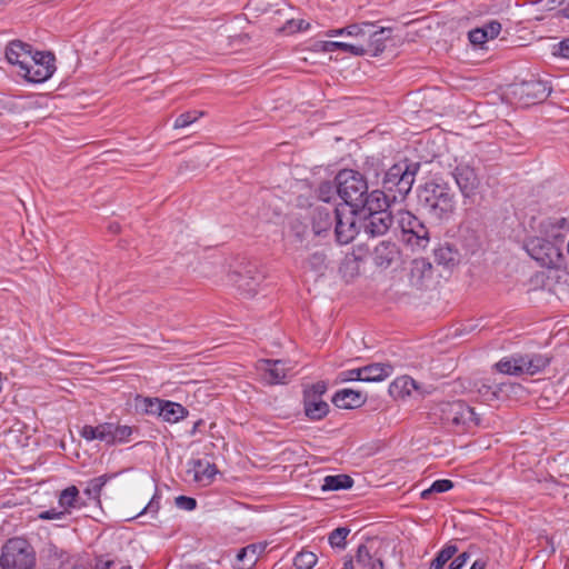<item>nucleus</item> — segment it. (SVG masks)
Segmentation results:
<instances>
[{"label": "nucleus", "instance_id": "7", "mask_svg": "<svg viewBox=\"0 0 569 569\" xmlns=\"http://www.w3.org/2000/svg\"><path fill=\"white\" fill-rule=\"evenodd\" d=\"M549 365V358L542 355L513 356L501 359L496 368L499 372L512 376H533Z\"/></svg>", "mask_w": 569, "mask_h": 569}, {"label": "nucleus", "instance_id": "16", "mask_svg": "<svg viewBox=\"0 0 569 569\" xmlns=\"http://www.w3.org/2000/svg\"><path fill=\"white\" fill-rule=\"evenodd\" d=\"M400 250L395 242L381 241L379 242L371 252V258L375 266L387 269L395 261L399 259Z\"/></svg>", "mask_w": 569, "mask_h": 569}, {"label": "nucleus", "instance_id": "39", "mask_svg": "<svg viewBox=\"0 0 569 569\" xmlns=\"http://www.w3.org/2000/svg\"><path fill=\"white\" fill-rule=\"evenodd\" d=\"M310 23L305 21L303 19H290L288 20L281 28L278 29L279 33L282 34H293L298 31H303L309 29Z\"/></svg>", "mask_w": 569, "mask_h": 569}, {"label": "nucleus", "instance_id": "45", "mask_svg": "<svg viewBox=\"0 0 569 569\" xmlns=\"http://www.w3.org/2000/svg\"><path fill=\"white\" fill-rule=\"evenodd\" d=\"M176 506L180 509L191 511L197 507V501L191 497L179 496L176 498Z\"/></svg>", "mask_w": 569, "mask_h": 569}, {"label": "nucleus", "instance_id": "43", "mask_svg": "<svg viewBox=\"0 0 569 569\" xmlns=\"http://www.w3.org/2000/svg\"><path fill=\"white\" fill-rule=\"evenodd\" d=\"M372 29L375 28V24L371 22H362V23H353L347 26V37L351 38H358V34L362 32V29Z\"/></svg>", "mask_w": 569, "mask_h": 569}, {"label": "nucleus", "instance_id": "60", "mask_svg": "<svg viewBox=\"0 0 569 569\" xmlns=\"http://www.w3.org/2000/svg\"><path fill=\"white\" fill-rule=\"evenodd\" d=\"M420 263H421V266H422L423 268L431 269V264H430V263H428V262H426V261H423V260H422V261H420ZM416 264L418 266V264H419V262H418V261H416Z\"/></svg>", "mask_w": 569, "mask_h": 569}, {"label": "nucleus", "instance_id": "41", "mask_svg": "<svg viewBox=\"0 0 569 569\" xmlns=\"http://www.w3.org/2000/svg\"><path fill=\"white\" fill-rule=\"evenodd\" d=\"M203 116L202 111H188L184 113H181L177 117L173 128L174 129H181L190 126L194 121H197L200 117Z\"/></svg>", "mask_w": 569, "mask_h": 569}, {"label": "nucleus", "instance_id": "47", "mask_svg": "<svg viewBox=\"0 0 569 569\" xmlns=\"http://www.w3.org/2000/svg\"><path fill=\"white\" fill-rule=\"evenodd\" d=\"M482 30L487 33V39H493L500 33L501 24L498 21H490L482 27Z\"/></svg>", "mask_w": 569, "mask_h": 569}, {"label": "nucleus", "instance_id": "51", "mask_svg": "<svg viewBox=\"0 0 569 569\" xmlns=\"http://www.w3.org/2000/svg\"><path fill=\"white\" fill-rule=\"evenodd\" d=\"M291 229L298 241L302 242L307 238V226L303 224L302 222H293Z\"/></svg>", "mask_w": 569, "mask_h": 569}, {"label": "nucleus", "instance_id": "46", "mask_svg": "<svg viewBox=\"0 0 569 569\" xmlns=\"http://www.w3.org/2000/svg\"><path fill=\"white\" fill-rule=\"evenodd\" d=\"M486 32L482 28H476L468 33L469 41L472 44H483L488 39L486 38Z\"/></svg>", "mask_w": 569, "mask_h": 569}, {"label": "nucleus", "instance_id": "59", "mask_svg": "<svg viewBox=\"0 0 569 569\" xmlns=\"http://www.w3.org/2000/svg\"><path fill=\"white\" fill-rule=\"evenodd\" d=\"M343 569H355V565L351 558L345 560Z\"/></svg>", "mask_w": 569, "mask_h": 569}, {"label": "nucleus", "instance_id": "15", "mask_svg": "<svg viewBox=\"0 0 569 569\" xmlns=\"http://www.w3.org/2000/svg\"><path fill=\"white\" fill-rule=\"evenodd\" d=\"M453 178L465 197L472 196L479 186V179L475 169L466 163H460L456 167Z\"/></svg>", "mask_w": 569, "mask_h": 569}, {"label": "nucleus", "instance_id": "38", "mask_svg": "<svg viewBox=\"0 0 569 569\" xmlns=\"http://www.w3.org/2000/svg\"><path fill=\"white\" fill-rule=\"evenodd\" d=\"M350 529L347 527H339L330 532L328 541L332 548L345 549L346 538L348 537Z\"/></svg>", "mask_w": 569, "mask_h": 569}, {"label": "nucleus", "instance_id": "42", "mask_svg": "<svg viewBox=\"0 0 569 569\" xmlns=\"http://www.w3.org/2000/svg\"><path fill=\"white\" fill-rule=\"evenodd\" d=\"M453 487V482L448 479L435 481L429 489L421 492L423 499H428L432 492H446Z\"/></svg>", "mask_w": 569, "mask_h": 569}, {"label": "nucleus", "instance_id": "56", "mask_svg": "<svg viewBox=\"0 0 569 569\" xmlns=\"http://www.w3.org/2000/svg\"><path fill=\"white\" fill-rule=\"evenodd\" d=\"M370 31H371V29H369V28L362 29V32L360 34H358V38H353V39L356 40V42H365L369 38Z\"/></svg>", "mask_w": 569, "mask_h": 569}, {"label": "nucleus", "instance_id": "64", "mask_svg": "<svg viewBox=\"0 0 569 569\" xmlns=\"http://www.w3.org/2000/svg\"><path fill=\"white\" fill-rule=\"evenodd\" d=\"M200 423H201V421H198V422H196V423H194L193 431H194L197 428H199V425H200Z\"/></svg>", "mask_w": 569, "mask_h": 569}, {"label": "nucleus", "instance_id": "32", "mask_svg": "<svg viewBox=\"0 0 569 569\" xmlns=\"http://www.w3.org/2000/svg\"><path fill=\"white\" fill-rule=\"evenodd\" d=\"M113 477L114 475H102L100 477L91 479L88 482L87 488L84 489V495H87L88 498L91 500L99 501L102 488Z\"/></svg>", "mask_w": 569, "mask_h": 569}, {"label": "nucleus", "instance_id": "29", "mask_svg": "<svg viewBox=\"0 0 569 569\" xmlns=\"http://www.w3.org/2000/svg\"><path fill=\"white\" fill-rule=\"evenodd\" d=\"M353 485V480L348 475L327 476L323 478L321 485L322 491H336L341 489H349Z\"/></svg>", "mask_w": 569, "mask_h": 569}, {"label": "nucleus", "instance_id": "26", "mask_svg": "<svg viewBox=\"0 0 569 569\" xmlns=\"http://www.w3.org/2000/svg\"><path fill=\"white\" fill-rule=\"evenodd\" d=\"M389 198L391 197L386 191L373 190L370 193L367 191L362 203H359V209L368 211V214L370 212H378V210H387L386 207L388 206Z\"/></svg>", "mask_w": 569, "mask_h": 569}, {"label": "nucleus", "instance_id": "44", "mask_svg": "<svg viewBox=\"0 0 569 569\" xmlns=\"http://www.w3.org/2000/svg\"><path fill=\"white\" fill-rule=\"evenodd\" d=\"M339 381H361V370L360 368L341 371L338 376Z\"/></svg>", "mask_w": 569, "mask_h": 569}, {"label": "nucleus", "instance_id": "1", "mask_svg": "<svg viewBox=\"0 0 569 569\" xmlns=\"http://www.w3.org/2000/svg\"><path fill=\"white\" fill-rule=\"evenodd\" d=\"M421 208L437 220L448 219L455 211V196L446 183L430 181L419 190Z\"/></svg>", "mask_w": 569, "mask_h": 569}, {"label": "nucleus", "instance_id": "9", "mask_svg": "<svg viewBox=\"0 0 569 569\" xmlns=\"http://www.w3.org/2000/svg\"><path fill=\"white\" fill-rule=\"evenodd\" d=\"M54 57L50 52L37 51L31 56V62L23 69L20 76L27 81L40 83L48 80L54 72Z\"/></svg>", "mask_w": 569, "mask_h": 569}, {"label": "nucleus", "instance_id": "23", "mask_svg": "<svg viewBox=\"0 0 569 569\" xmlns=\"http://www.w3.org/2000/svg\"><path fill=\"white\" fill-rule=\"evenodd\" d=\"M328 266V256L322 250L310 253L302 262L303 271L312 273L316 278L325 276Z\"/></svg>", "mask_w": 569, "mask_h": 569}, {"label": "nucleus", "instance_id": "17", "mask_svg": "<svg viewBox=\"0 0 569 569\" xmlns=\"http://www.w3.org/2000/svg\"><path fill=\"white\" fill-rule=\"evenodd\" d=\"M528 251L532 258L540 261L542 264H556L557 259L561 256L553 244L541 239L532 240Z\"/></svg>", "mask_w": 569, "mask_h": 569}, {"label": "nucleus", "instance_id": "6", "mask_svg": "<svg viewBox=\"0 0 569 569\" xmlns=\"http://www.w3.org/2000/svg\"><path fill=\"white\" fill-rule=\"evenodd\" d=\"M396 222L407 246L413 250H423L428 247L430 232L419 218L407 210H400L396 214Z\"/></svg>", "mask_w": 569, "mask_h": 569}, {"label": "nucleus", "instance_id": "48", "mask_svg": "<svg viewBox=\"0 0 569 569\" xmlns=\"http://www.w3.org/2000/svg\"><path fill=\"white\" fill-rule=\"evenodd\" d=\"M335 191H337L336 186H332L331 183H322L319 187V198L325 202H329Z\"/></svg>", "mask_w": 569, "mask_h": 569}, {"label": "nucleus", "instance_id": "37", "mask_svg": "<svg viewBox=\"0 0 569 569\" xmlns=\"http://www.w3.org/2000/svg\"><path fill=\"white\" fill-rule=\"evenodd\" d=\"M79 490L76 486H70L61 491L59 496V505L67 511L69 508L76 506Z\"/></svg>", "mask_w": 569, "mask_h": 569}, {"label": "nucleus", "instance_id": "63", "mask_svg": "<svg viewBox=\"0 0 569 569\" xmlns=\"http://www.w3.org/2000/svg\"><path fill=\"white\" fill-rule=\"evenodd\" d=\"M2 391V373L0 372V392Z\"/></svg>", "mask_w": 569, "mask_h": 569}, {"label": "nucleus", "instance_id": "49", "mask_svg": "<svg viewBox=\"0 0 569 569\" xmlns=\"http://www.w3.org/2000/svg\"><path fill=\"white\" fill-rule=\"evenodd\" d=\"M160 509V496L158 493H154L149 503L143 508V510L140 512V515L143 513H152L156 515Z\"/></svg>", "mask_w": 569, "mask_h": 569}, {"label": "nucleus", "instance_id": "8", "mask_svg": "<svg viewBox=\"0 0 569 569\" xmlns=\"http://www.w3.org/2000/svg\"><path fill=\"white\" fill-rule=\"evenodd\" d=\"M327 391L325 381H318L303 390V411L310 420H321L329 412V405L322 400Z\"/></svg>", "mask_w": 569, "mask_h": 569}, {"label": "nucleus", "instance_id": "57", "mask_svg": "<svg viewBox=\"0 0 569 569\" xmlns=\"http://www.w3.org/2000/svg\"><path fill=\"white\" fill-rule=\"evenodd\" d=\"M560 14L565 18H569V0L563 2L562 8L559 10Z\"/></svg>", "mask_w": 569, "mask_h": 569}, {"label": "nucleus", "instance_id": "28", "mask_svg": "<svg viewBox=\"0 0 569 569\" xmlns=\"http://www.w3.org/2000/svg\"><path fill=\"white\" fill-rule=\"evenodd\" d=\"M356 561L363 569H383L382 560L372 556L371 548L368 545H360L358 547Z\"/></svg>", "mask_w": 569, "mask_h": 569}, {"label": "nucleus", "instance_id": "20", "mask_svg": "<svg viewBox=\"0 0 569 569\" xmlns=\"http://www.w3.org/2000/svg\"><path fill=\"white\" fill-rule=\"evenodd\" d=\"M338 208L330 209L329 207L320 206L312 210V232L315 236H322L329 231L332 223L336 221V211Z\"/></svg>", "mask_w": 569, "mask_h": 569}, {"label": "nucleus", "instance_id": "55", "mask_svg": "<svg viewBox=\"0 0 569 569\" xmlns=\"http://www.w3.org/2000/svg\"><path fill=\"white\" fill-rule=\"evenodd\" d=\"M339 36H346L347 37V27L340 28V29H330L326 32V37H339Z\"/></svg>", "mask_w": 569, "mask_h": 569}, {"label": "nucleus", "instance_id": "53", "mask_svg": "<svg viewBox=\"0 0 569 569\" xmlns=\"http://www.w3.org/2000/svg\"><path fill=\"white\" fill-rule=\"evenodd\" d=\"M468 559L469 553H460L449 563V569H462V567L467 563Z\"/></svg>", "mask_w": 569, "mask_h": 569}, {"label": "nucleus", "instance_id": "14", "mask_svg": "<svg viewBox=\"0 0 569 569\" xmlns=\"http://www.w3.org/2000/svg\"><path fill=\"white\" fill-rule=\"evenodd\" d=\"M32 50L30 44L20 40H13L6 47V58L9 63L18 66L21 74L28 63L31 62Z\"/></svg>", "mask_w": 569, "mask_h": 569}, {"label": "nucleus", "instance_id": "62", "mask_svg": "<svg viewBox=\"0 0 569 569\" xmlns=\"http://www.w3.org/2000/svg\"><path fill=\"white\" fill-rule=\"evenodd\" d=\"M557 223H558V224H561V226H562V224H566V219H565V218L558 219V220H557Z\"/></svg>", "mask_w": 569, "mask_h": 569}, {"label": "nucleus", "instance_id": "21", "mask_svg": "<svg viewBox=\"0 0 569 569\" xmlns=\"http://www.w3.org/2000/svg\"><path fill=\"white\" fill-rule=\"evenodd\" d=\"M104 442L109 446L124 443L130 440L134 429L130 426L116 425L112 422L103 423Z\"/></svg>", "mask_w": 569, "mask_h": 569}, {"label": "nucleus", "instance_id": "13", "mask_svg": "<svg viewBox=\"0 0 569 569\" xmlns=\"http://www.w3.org/2000/svg\"><path fill=\"white\" fill-rule=\"evenodd\" d=\"M391 37V29L389 28H380L376 30L371 29L369 33V38L365 42H356L359 50H362L360 56L371 54L377 57L380 54L385 48L386 42Z\"/></svg>", "mask_w": 569, "mask_h": 569}, {"label": "nucleus", "instance_id": "33", "mask_svg": "<svg viewBox=\"0 0 569 569\" xmlns=\"http://www.w3.org/2000/svg\"><path fill=\"white\" fill-rule=\"evenodd\" d=\"M435 260L438 264L449 268L458 262V252L450 246H441L435 250Z\"/></svg>", "mask_w": 569, "mask_h": 569}, {"label": "nucleus", "instance_id": "54", "mask_svg": "<svg viewBox=\"0 0 569 569\" xmlns=\"http://www.w3.org/2000/svg\"><path fill=\"white\" fill-rule=\"evenodd\" d=\"M72 569H116L114 561L111 560H98L93 567H74Z\"/></svg>", "mask_w": 569, "mask_h": 569}, {"label": "nucleus", "instance_id": "25", "mask_svg": "<svg viewBox=\"0 0 569 569\" xmlns=\"http://www.w3.org/2000/svg\"><path fill=\"white\" fill-rule=\"evenodd\" d=\"M263 545H248L239 550L237 555L236 569H251L257 563L259 556L264 551Z\"/></svg>", "mask_w": 569, "mask_h": 569}, {"label": "nucleus", "instance_id": "34", "mask_svg": "<svg viewBox=\"0 0 569 569\" xmlns=\"http://www.w3.org/2000/svg\"><path fill=\"white\" fill-rule=\"evenodd\" d=\"M163 401L154 398H146L141 396H137L134 399V406L137 410H140L146 413L151 415H159L160 416V409H162Z\"/></svg>", "mask_w": 569, "mask_h": 569}, {"label": "nucleus", "instance_id": "18", "mask_svg": "<svg viewBox=\"0 0 569 569\" xmlns=\"http://www.w3.org/2000/svg\"><path fill=\"white\" fill-rule=\"evenodd\" d=\"M188 473L192 475L193 480L202 486H208L213 481L218 469L214 463L202 459H192L189 462Z\"/></svg>", "mask_w": 569, "mask_h": 569}, {"label": "nucleus", "instance_id": "12", "mask_svg": "<svg viewBox=\"0 0 569 569\" xmlns=\"http://www.w3.org/2000/svg\"><path fill=\"white\" fill-rule=\"evenodd\" d=\"M393 216L388 210L370 212L363 219V230L370 237L383 236L393 223Z\"/></svg>", "mask_w": 569, "mask_h": 569}, {"label": "nucleus", "instance_id": "52", "mask_svg": "<svg viewBox=\"0 0 569 569\" xmlns=\"http://www.w3.org/2000/svg\"><path fill=\"white\" fill-rule=\"evenodd\" d=\"M553 54H558L562 58L569 59V38L559 42L553 47Z\"/></svg>", "mask_w": 569, "mask_h": 569}, {"label": "nucleus", "instance_id": "31", "mask_svg": "<svg viewBox=\"0 0 569 569\" xmlns=\"http://www.w3.org/2000/svg\"><path fill=\"white\" fill-rule=\"evenodd\" d=\"M323 52H333L341 50L343 52L351 53L353 56H360L362 50L358 49L356 42H342V41H321L317 44Z\"/></svg>", "mask_w": 569, "mask_h": 569}, {"label": "nucleus", "instance_id": "30", "mask_svg": "<svg viewBox=\"0 0 569 569\" xmlns=\"http://www.w3.org/2000/svg\"><path fill=\"white\" fill-rule=\"evenodd\" d=\"M187 415V410L180 403L163 401L160 417L168 422H177Z\"/></svg>", "mask_w": 569, "mask_h": 569}, {"label": "nucleus", "instance_id": "35", "mask_svg": "<svg viewBox=\"0 0 569 569\" xmlns=\"http://www.w3.org/2000/svg\"><path fill=\"white\" fill-rule=\"evenodd\" d=\"M458 548L456 545H447L443 547L436 556V558L430 562L429 569H442L443 566L457 553Z\"/></svg>", "mask_w": 569, "mask_h": 569}, {"label": "nucleus", "instance_id": "2", "mask_svg": "<svg viewBox=\"0 0 569 569\" xmlns=\"http://www.w3.org/2000/svg\"><path fill=\"white\" fill-rule=\"evenodd\" d=\"M435 415L439 416V419L447 428L452 429L457 433L482 425L480 413H477L475 408L461 400L439 403Z\"/></svg>", "mask_w": 569, "mask_h": 569}, {"label": "nucleus", "instance_id": "50", "mask_svg": "<svg viewBox=\"0 0 569 569\" xmlns=\"http://www.w3.org/2000/svg\"><path fill=\"white\" fill-rule=\"evenodd\" d=\"M67 511H57L54 509L46 510L39 513L38 518L42 520H59L66 517Z\"/></svg>", "mask_w": 569, "mask_h": 569}, {"label": "nucleus", "instance_id": "24", "mask_svg": "<svg viewBox=\"0 0 569 569\" xmlns=\"http://www.w3.org/2000/svg\"><path fill=\"white\" fill-rule=\"evenodd\" d=\"M361 381L365 382H379L386 380L393 372V367L390 363H370L361 367Z\"/></svg>", "mask_w": 569, "mask_h": 569}, {"label": "nucleus", "instance_id": "3", "mask_svg": "<svg viewBox=\"0 0 569 569\" xmlns=\"http://www.w3.org/2000/svg\"><path fill=\"white\" fill-rule=\"evenodd\" d=\"M419 170V162L408 161L396 163L389 168L383 177L382 188L390 194L392 201L405 199L412 189Z\"/></svg>", "mask_w": 569, "mask_h": 569}, {"label": "nucleus", "instance_id": "19", "mask_svg": "<svg viewBox=\"0 0 569 569\" xmlns=\"http://www.w3.org/2000/svg\"><path fill=\"white\" fill-rule=\"evenodd\" d=\"M389 392L396 399H405L406 397H411L415 393L419 396H423L426 393L418 382L409 376H401L395 379L389 386Z\"/></svg>", "mask_w": 569, "mask_h": 569}, {"label": "nucleus", "instance_id": "61", "mask_svg": "<svg viewBox=\"0 0 569 569\" xmlns=\"http://www.w3.org/2000/svg\"><path fill=\"white\" fill-rule=\"evenodd\" d=\"M116 569H131L130 566H119V563L114 562Z\"/></svg>", "mask_w": 569, "mask_h": 569}, {"label": "nucleus", "instance_id": "11", "mask_svg": "<svg viewBox=\"0 0 569 569\" xmlns=\"http://www.w3.org/2000/svg\"><path fill=\"white\" fill-rule=\"evenodd\" d=\"M355 212L356 210L346 212L345 209L336 211L335 234L340 244L350 243L358 233Z\"/></svg>", "mask_w": 569, "mask_h": 569}, {"label": "nucleus", "instance_id": "58", "mask_svg": "<svg viewBox=\"0 0 569 569\" xmlns=\"http://www.w3.org/2000/svg\"><path fill=\"white\" fill-rule=\"evenodd\" d=\"M486 563L482 560H476L470 569H485Z\"/></svg>", "mask_w": 569, "mask_h": 569}, {"label": "nucleus", "instance_id": "4", "mask_svg": "<svg viewBox=\"0 0 569 569\" xmlns=\"http://www.w3.org/2000/svg\"><path fill=\"white\" fill-rule=\"evenodd\" d=\"M1 569H36L37 557L33 547L22 538L9 539L1 549Z\"/></svg>", "mask_w": 569, "mask_h": 569}, {"label": "nucleus", "instance_id": "40", "mask_svg": "<svg viewBox=\"0 0 569 569\" xmlns=\"http://www.w3.org/2000/svg\"><path fill=\"white\" fill-rule=\"evenodd\" d=\"M103 423H100L96 427L87 425L82 427L80 435L88 441L98 439L104 442L106 433H103Z\"/></svg>", "mask_w": 569, "mask_h": 569}, {"label": "nucleus", "instance_id": "22", "mask_svg": "<svg viewBox=\"0 0 569 569\" xmlns=\"http://www.w3.org/2000/svg\"><path fill=\"white\" fill-rule=\"evenodd\" d=\"M366 401V395L352 389H342L335 393L332 402L342 409H353L361 407Z\"/></svg>", "mask_w": 569, "mask_h": 569}, {"label": "nucleus", "instance_id": "36", "mask_svg": "<svg viewBox=\"0 0 569 569\" xmlns=\"http://www.w3.org/2000/svg\"><path fill=\"white\" fill-rule=\"evenodd\" d=\"M318 561V557L307 550H302L295 557L293 565L296 569H312Z\"/></svg>", "mask_w": 569, "mask_h": 569}, {"label": "nucleus", "instance_id": "5", "mask_svg": "<svg viewBox=\"0 0 569 569\" xmlns=\"http://www.w3.org/2000/svg\"><path fill=\"white\" fill-rule=\"evenodd\" d=\"M336 189L339 197L353 210H359L363 197L368 191L365 177L351 169L341 170L336 177Z\"/></svg>", "mask_w": 569, "mask_h": 569}, {"label": "nucleus", "instance_id": "10", "mask_svg": "<svg viewBox=\"0 0 569 569\" xmlns=\"http://www.w3.org/2000/svg\"><path fill=\"white\" fill-rule=\"evenodd\" d=\"M257 369L268 385L286 383L295 375V367L284 360L261 359L257 362Z\"/></svg>", "mask_w": 569, "mask_h": 569}, {"label": "nucleus", "instance_id": "27", "mask_svg": "<svg viewBox=\"0 0 569 569\" xmlns=\"http://www.w3.org/2000/svg\"><path fill=\"white\" fill-rule=\"evenodd\" d=\"M520 92L533 101H540L548 97L550 88L541 80L530 79L521 82Z\"/></svg>", "mask_w": 569, "mask_h": 569}]
</instances>
